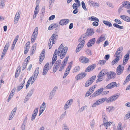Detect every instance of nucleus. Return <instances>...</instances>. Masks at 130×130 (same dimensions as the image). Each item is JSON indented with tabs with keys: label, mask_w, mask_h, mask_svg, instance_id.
<instances>
[{
	"label": "nucleus",
	"mask_w": 130,
	"mask_h": 130,
	"mask_svg": "<svg viewBox=\"0 0 130 130\" xmlns=\"http://www.w3.org/2000/svg\"><path fill=\"white\" fill-rule=\"evenodd\" d=\"M46 106V103L45 104V102H43L41 106L40 107H41L42 108H43L45 109Z\"/></svg>",
	"instance_id": "62"
},
{
	"label": "nucleus",
	"mask_w": 130,
	"mask_h": 130,
	"mask_svg": "<svg viewBox=\"0 0 130 130\" xmlns=\"http://www.w3.org/2000/svg\"><path fill=\"white\" fill-rule=\"evenodd\" d=\"M116 75V74L113 72H108L107 74V78H106V81L107 82L110 79L115 78Z\"/></svg>",
	"instance_id": "4"
},
{
	"label": "nucleus",
	"mask_w": 130,
	"mask_h": 130,
	"mask_svg": "<svg viewBox=\"0 0 130 130\" xmlns=\"http://www.w3.org/2000/svg\"><path fill=\"white\" fill-rule=\"evenodd\" d=\"M69 21L70 20L68 19H62L60 21L59 24L61 25H65L69 23Z\"/></svg>",
	"instance_id": "14"
},
{
	"label": "nucleus",
	"mask_w": 130,
	"mask_h": 130,
	"mask_svg": "<svg viewBox=\"0 0 130 130\" xmlns=\"http://www.w3.org/2000/svg\"><path fill=\"white\" fill-rule=\"evenodd\" d=\"M88 3L91 6H93L94 5V3L95 2H94L91 1H90L88 2Z\"/></svg>",
	"instance_id": "61"
},
{
	"label": "nucleus",
	"mask_w": 130,
	"mask_h": 130,
	"mask_svg": "<svg viewBox=\"0 0 130 130\" xmlns=\"http://www.w3.org/2000/svg\"><path fill=\"white\" fill-rule=\"evenodd\" d=\"M103 23L107 26L109 27H111L112 25L111 23L108 21H103Z\"/></svg>",
	"instance_id": "25"
},
{
	"label": "nucleus",
	"mask_w": 130,
	"mask_h": 130,
	"mask_svg": "<svg viewBox=\"0 0 130 130\" xmlns=\"http://www.w3.org/2000/svg\"><path fill=\"white\" fill-rule=\"evenodd\" d=\"M32 77H33V76H32L31 77L28 81L27 84L26 86V88L27 89L28 86H29V84H30V82L32 80Z\"/></svg>",
	"instance_id": "28"
},
{
	"label": "nucleus",
	"mask_w": 130,
	"mask_h": 130,
	"mask_svg": "<svg viewBox=\"0 0 130 130\" xmlns=\"http://www.w3.org/2000/svg\"><path fill=\"white\" fill-rule=\"evenodd\" d=\"M101 72H102L103 74V75L104 76L105 74H107V73L108 72L107 70L105 69L102 70Z\"/></svg>",
	"instance_id": "48"
},
{
	"label": "nucleus",
	"mask_w": 130,
	"mask_h": 130,
	"mask_svg": "<svg viewBox=\"0 0 130 130\" xmlns=\"http://www.w3.org/2000/svg\"><path fill=\"white\" fill-rule=\"evenodd\" d=\"M122 5L125 8L130 9V3L128 2H122Z\"/></svg>",
	"instance_id": "20"
},
{
	"label": "nucleus",
	"mask_w": 130,
	"mask_h": 130,
	"mask_svg": "<svg viewBox=\"0 0 130 130\" xmlns=\"http://www.w3.org/2000/svg\"><path fill=\"white\" fill-rule=\"evenodd\" d=\"M87 106L85 105L82 106L81 108H79L78 111V112H81L83 111L86 108Z\"/></svg>",
	"instance_id": "40"
},
{
	"label": "nucleus",
	"mask_w": 130,
	"mask_h": 130,
	"mask_svg": "<svg viewBox=\"0 0 130 130\" xmlns=\"http://www.w3.org/2000/svg\"><path fill=\"white\" fill-rule=\"evenodd\" d=\"M105 114L103 113L102 114V118L103 119V121L104 124L105 123H106L107 122V117H106L105 115Z\"/></svg>",
	"instance_id": "26"
},
{
	"label": "nucleus",
	"mask_w": 130,
	"mask_h": 130,
	"mask_svg": "<svg viewBox=\"0 0 130 130\" xmlns=\"http://www.w3.org/2000/svg\"><path fill=\"white\" fill-rule=\"evenodd\" d=\"M95 124L94 121V120H92V122L90 123V125L92 128H93Z\"/></svg>",
	"instance_id": "58"
},
{
	"label": "nucleus",
	"mask_w": 130,
	"mask_h": 130,
	"mask_svg": "<svg viewBox=\"0 0 130 130\" xmlns=\"http://www.w3.org/2000/svg\"><path fill=\"white\" fill-rule=\"evenodd\" d=\"M117 84L115 82H112L108 84L106 87L107 89H111L115 86L117 87Z\"/></svg>",
	"instance_id": "12"
},
{
	"label": "nucleus",
	"mask_w": 130,
	"mask_h": 130,
	"mask_svg": "<svg viewBox=\"0 0 130 130\" xmlns=\"http://www.w3.org/2000/svg\"><path fill=\"white\" fill-rule=\"evenodd\" d=\"M79 60L81 62L85 63H88L89 62V59L85 57H80Z\"/></svg>",
	"instance_id": "13"
},
{
	"label": "nucleus",
	"mask_w": 130,
	"mask_h": 130,
	"mask_svg": "<svg viewBox=\"0 0 130 130\" xmlns=\"http://www.w3.org/2000/svg\"><path fill=\"white\" fill-rule=\"evenodd\" d=\"M86 34L85 35L82 36L78 40V41L80 42L77 46L76 50V52H77L80 51L83 47L84 45L85 40L88 37Z\"/></svg>",
	"instance_id": "2"
},
{
	"label": "nucleus",
	"mask_w": 130,
	"mask_h": 130,
	"mask_svg": "<svg viewBox=\"0 0 130 130\" xmlns=\"http://www.w3.org/2000/svg\"><path fill=\"white\" fill-rule=\"evenodd\" d=\"M123 129V127L122 124L120 123L118 124L117 126V130H122Z\"/></svg>",
	"instance_id": "41"
},
{
	"label": "nucleus",
	"mask_w": 130,
	"mask_h": 130,
	"mask_svg": "<svg viewBox=\"0 0 130 130\" xmlns=\"http://www.w3.org/2000/svg\"><path fill=\"white\" fill-rule=\"evenodd\" d=\"M34 90V89H32L27 94V95L30 97L33 92Z\"/></svg>",
	"instance_id": "44"
},
{
	"label": "nucleus",
	"mask_w": 130,
	"mask_h": 130,
	"mask_svg": "<svg viewBox=\"0 0 130 130\" xmlns=\"http://www.w3.org/2000/svg\"><path fill=\"white\" fill-rule=\"evenodd\" d=\"M96 77L95 75H94L90 78L86 82L85 86L88 87L95 80Z\"/></svg>",
	"instance_id": "8"
},
{
	"label": "nucleus",
	"mask_w": 130,
	"mask_h": 130,
	"mask_svg": "<svg viewBox=\"0 0 130 130\" xmlns=\"http://www.w3.org/2000/svg\"><path fill=\"white\" fill-rule=\"evenodd\" d=\"M9 45V42L7 43L5 46L4 49H6V50H7Z\"/></svg>",
	"instance_id": "60"
},
{
	"label": "nucleus",
	"mask_w": 130,
	"mask_h": 130,
	"mask_svg": "<svg viewBox=\"0 0 130 130\" xmlns=\"http://www.w3.org/2000/svg\"><path fill=\"white\" fill-rule=\"evenodd\" d=\"M124 70V67H122V66L119 65L118 67L117 68V73L118 75H120L123 72Z\"/></svg>",
	"instance_id": "15"
},
{
	"label": "nucleus",
	"mask_w": 130,
	"mask_h": 130,
	"mask_svg": "<svg viewBox=\"0 0 130 130\" xmlns=\"http://www.w3.org/2000/svg\"><path fill=\"white\" fill-rule=\"evenodd\" d=\"M95 41V38H93L90 40L87 44L88 47H90L91 46L94 44Z\"/></svg>",
	"instance_id": "19"
},
{
	"label": "nucleus",
	"mask_w": 130,
	"mask_h": 130,
	"mask_svg": "<svg viewBox=\"0 0 130 130\" xmlns=\"http://www.w3.org/2000/svg\"><path fill=\"white\" fill-rule=\"evenodd\" d=\"M5 2V0H2L1 1L0 5L3 7L2 8H3V7H5V5L4 4Z\"/></svg>",
	"instance_id": "49"
},
{
	"label": "nucleus",
	"mask_w": 130,
	"mask_h": 130,
	"mask_svg": "<svg viewBox=\"0 0 130 130\" xmlns=\"http://www.w3.org/2000/svg\"><path fill=\"white\" fill-rule=\"evenodd\" d=\"M85 52H86V54L88 55L89 56H91L92 55L91 51L89 49L87 50H86Z\"/></svg>",
	"instance_id": "46"
},
{
	"label": "nucleus",
	"mask_w": 130,
	"mask_h": 130,
	"mask_svg": "<svg viewBox=\"0 0 130 130\" xmlns=\"http://www.w3.org/2000/svg\"><path fill=\"white\" fill-rule=\"evenodd\" d=\"M106 61L105 60H100L99 61V63L102 65L104 64L106 62Z\"/></svg>",
	"instance_id": "56"
},
{
	"label": "nucleus",
	"mask_w": 130,
	"mask_h": 130,
	"mask_svg": "<svg viewBox=\"0 0 130 130\" xmlns=\"http://www.w3.org/2000/svg\"><path fill=\"white\" fill-rule=\"evenodd\" d=\"M96 77L95 75H94L90 78L86 82L85 86L88 87L95 80Z\"/></svg>",
	"instance_id": "7"
},
{
	"label": "nucleus",
	"mask_w": 130,
	"mask_h": 130,
	"mask_svg": "<svg viewBox=\"0 0 130 130\" xmlns=\"http://www.w3.org/2000/svg\"><path fill=\"white\" fill-rule=\"evenodd\" d=\"M73 102V100L71 99L67 101L66 104H67L69 106H70L72 104Z\"/></svg>",
	"instance_id": "31"
},
{
	"label": "nucleus",
	"mask_w": 130,
	"mask_h": 130,
	"mask_svg": "<svg viewBox=\"0 0 130 130\" xmlns=\"http://www.w3.org/2000/svg\"><path fill=\"white\" fill-rule=\"evenodd\" d=\"M38 108H36L34 110L33 113L35 115H37L38 112Z\"/></svg>",
	"instance_id": "59"
},
{
	"label": "nucleus",
	"mask_w": 130,
	"mask_h": 130,
	"mask_svg": "<svg viewBox=\"0 0 130 130\" xmlns=\"http://www.w3.org/2000/svg\"><path fill=\"white\" fill-rule=\"evenodd\" d=\"M27 64V62H24L23 63V67L22 68V70L23 71L25 69Z\"/></svg>",
	"instance_id": "50"
},
{
	"label": "nucleus",
	"mask_w": 130,
	"mask_h": 130,
	"mask_svg": "<svg viewBox=\"0 0 130 130\" xmlns=\"http://www.w3.org/2000/svg\"><path fill=\"white\" fill-rule=\"evenodd\" d=\"M100 104V102L98 100L95 103H94L92 106V107H94Z\"/></svg>",
	"instance_id": "37"
},
{
	"label": "nucleus",
	"mask_w": 130,
	"mask_h": 130,
	"mask_svg": "<svg viewBox=\"0 0 130 130\" xmlns=\"http://www.w3.org/2000/svg\"><path fill=\"white\" fill-rule=\"evenodd\" d=\"M36 44L35 43L32 46V52L31 54V55H32L34 53V51L35 50H36Z\"/></svg>",
	"instance_id": "39"
},
{
	"label": "nucleus",
	"mask_w": 130,
	"mask_h": 130,
	"mask_svg": "<svg viewBox=\"0 0 130 130\" xmlns=\"http://www.w3.org/2000/svg\"><path fill=\"white\" fill-rule=\"evenodd\" d=\"M25 49L24 50V54H26L28 52L29 48V46H25Z\"/></svg>",
	"instance_id": "36"
},
{
	"label": "nucleus",
	"mask_w": 130,
	"mask_h": 130,
	"mask_svg": "<svg viewBox=\"0 0 130 130\" xmlns=\"http://www.w3.org/2000/svg\"><path fill=\"white\" fill-rule=\"evenodd\" d=\"M120 18L124 20L127 22H130V18L127 16L123 15L120 16Z\"/></svg>",
	"instance_id": "18"
},
{
	"label": "nucleus",
	"mask_w": 130,
	"mask_h": 130,
	"mask_svg": "<svg viewBox=\"0 0 130 130\" xmlns=\"http://www.w3.org/2000/svg\"><path fill=\"white\" fill-rule=\"evenodd\" d=\"M55 93L52 91L50 94L49 97V99H52L54 96Z\"/></svg>",
	"instance_id": "47"
},
{
	"label": "nucleus",
	"mask_w": 130,
	"mask_h": 130,
	"mask_svg": "<svg viewBox=\"0 0 130 130\" xmlns=\"http://www.w3.org/2000/svg\"><path fill=\"white\" fill-rule=\"evenodd\" d=\"M45 49H43L42 51V52L39 56V61H40V63H41L43 59L45 58Z\"/></svg>",
	"instance_id": "11"
},
{
	"label": "nucleus",
	"mask_w": 130,
	"mask_h": 130,
	"mask_svg": "<svg viewBox=\"0 0 130 130\" xmlns=\"http://www.w3.org/2000/svg\"><path fill=\"white\" fill-rule=\"evenodd\" d=\"M115 57H116L112 62V64L113 65L116 63H117L120 57L118 56Z\"/></svg>",
	"instance_id": "27"
},
{
	"label": "nucleus",
	"mask_w": 130,
	"mask_h": 130,
	"mask_svg": "<svg viewBox=\"0 0 130 130\" xmlns=\"http://www.w3.org/2000/svg\"><path fill=\"white\" fill-rule=\"evenodd\" d=\"M99 38L100 40L102 42L104 40L106 39L105 36L103 35H102Z\"/></svg>",
	"instance_id": "57"
},
{
	"label": "nucleus",
	"mask_w": 130,
	"mask_h": 130,
	"mask_svg": "<svg viewBox=\"0 0 130 130\" xmlns=\"http://www.w3.org/2000/svg\"><path fill=\"white\" fill-rule=\"evenodd\" d=\"M48 70V69H46L43 68L42 72V75H45L47 73Z\"/></svg>",
	"instance_id": "51"
},
{
	"label": "nucleus",
	"mask_w": 130,
	"mask_h": 130,
	"mask_svg": "<svg viewBox=\"0 0 130 130\" xmlns=\"http://www.w3.org/2000/svg\"><path fill=\"white\" fill-rule=\"evenodd\" d=\"M63 130H69V129L66 124H63Z\"/></svg>",
	"instance_id": "64"
},
{
	"label": "nucleus",
	"mask_w": 130,
	"mask_h": 130,
	"mask_svg": "<svg viewBox=\"0 0 130 130\" xmlns=\"http://www.w3.org/2000/svg\"><path fill=\"white\" fill-rule=\"evenodd\" d=\"M130 80V74H129L127 77L126 79L125 80L123 84L125 85Z\"/></svg>",
	"instance_id": "30"
},
{
	"label": "nucleus",
	"mask_w": 130,
	"mask_h": 130,
	"mask_svg": "<svg viewBox=\"0 0 130 130\" xmlns=\"http://www.w3.org/2000/svg\"><path fill=\"white\" fill-rule=\"evenodd\" d=\"M61 63V61L60 60H58L55 63L53 67V72H55L60 67Z\"/></svg>",
	"instance_id": "10"
},
{
	"label": "nucleus",
	"mask_w": 130,
	"mask_h": 130,
	"mask_svg": "<svg viewBox=\"0 0 130 130\" xmlns=\"http://www.w3.org/2000/svg\"><path fill=\"white\" fill-rule=\"evenodd\" d=\"M19 38V36L17 35V36L15 38L13 44L12 45V47L13 46V47H14L15 44L16 42L17 41Z\"/></svg>",
	"instance_id": "33"
},
{
	"label": "nucleus",
	"mask_w": 130,
	"mask_h": 130,
	"mask_svg": "<svg viewBox=\"0 0 130 130\" xmlns=\"http://www.w3.org/2000/svg\"><path fill=\"white\" fill-rule=\"evenodd\" d=\"M68 49L67 46L63 47V44L62 43L59 47L58 50L57 49H56L52 59V64H54L56 60L58 54V56H60L61 59L63 58L67 54Z\"/></svg>",
	"instance_id": "1"
},
{
	"label": "nucleus",
	"mask_w": 130,
	"mask_h": 130,
	"mask_svg": "<svg viewBox=\"0 0 130 130\" xmlns=\"http://www.w3.org/2000/svg\"><path fill=\"white\" fill-rule=\"evenodd\" d=\"M38 34V28L37 27L35 29L31 37V42L32 43H34L36 39Z\"/></svg>",
	"instance_id": "5"
},
{
	"label": "nucleus",
	"mask_w": 130,
	"mask_h": 130,
	"mask_svg": "<svg viewBox=\"0 0 130 130\" xmlns=\"http://www.w3.org/2000/svg\"><path fill=\"white\" fill-rule=\"evenodd\" d=\"M97 21H94L92 23V25L94 26H97L99 25V23Z\"/></svg>",
	"instance_id": "63"
},
{
	"label": "nucleus",
	"mask_w": 130,
	"mask_h": 130,
	"mask_svg": "<svg viewBox=\"0 0 130 130\" xmlns=\"http://www.w3.org/2000/svg\"><path fill=\"white\" fill-rule=\"evenodd\" d=\"M103 90V88H100L98 90L95 92L93 93V95L94 96H97L100 94Z\"/></svg>",
	"instance_id": "21"
},
{
	"label": "nucleus",
	"mask_w": 130,
	"mask_h": 130,
	"mask_svg": "<svg viewBox=\"0 0 130 130\" xmlns=\"http://www.w3.org/2000/svg\"><path fill=\"white\" fill-rule=\"evenodd\" d=\"M111 124V122H107L106 123H105L104 124V126L106 127L107 126H110Z\"/></svg>",
	"instance_id": "54"
},
{
	"label": "nucleus",
	"mask_w": 130,
	"mask_h": 130,
	"mask_svg": "<svg viewBox=\"0 0 130 130\" xmlns=\"http://www.w3.org/2000/svg\"><path fill=\"white\" fill-rule=\"evenodd\" d=\"M118 94H117L107 98L106 103H110L115 101L119 97V96L118 95Z\"/></svg>",
	"instance_id": "9"
},
{
	"label": "nucleus",
	"mask_w": 130,
	"mask_h": 130,
	"mask_svg": "<svg viewBox=\"0 0 130 130\" xmlns=\"http://www.w3.org/2000/svg\"><path fill=\"white\" fill-rule=\"evenodd\" d=\"M39 11V6L38 5H37L36 6L34 12L38 13Z\"/></svg>",
	"instance_id": "55"
},
{
	"label": "nucleus",
	"mask_w": 130,
	"mask_h": 130,
	"mask_svg": "<svg viewBox=\"0 0 130 130\" xmlns=\"http://www.w3.org/2000/svg\"><path fill=\"white\" fill-rule=\"evenodd\" d=\"M24 85H23L21 83L20 86H18V87L17 89V91H18L20 90L22 88Z\"/></svg>",
	"instance_id": "34"
},
{
	"label": "nucleus",
	"mask_w": 130,
	"mask_h": 130,
	"mask_svg": "<svg viewBox=\"0 0 130 130\" xmlns=\"http://www.w3.org/2000/svg\"><path fill=\"white\" fill-rule=\"evenodd\" d=\"M88 19L91 21H95L98 22H99V19L98 18L94 16L90 17L88 18Z\"/></svg>",
	"instance_id": "24"
},
{
	"label": "nucleus",
	"mask_w": 130,
	"mask_h": 130,
	"mask_svg": "<svg viewBox=\"0 0 130 130\" xmlns=\"http://www.w3.org/2000/svg\"><path fill=\"white\" fill-rule=\"evenodd\" d=\"M69 56H67L65 58L64 60L63 61L62 63V64H64L65 65V66L66 65V64L67 63V62L68 61V59L69 58Z\"/></svg>",
	"instance_id": "29"
},
{
	"label": "nucleus",
	"mask_w": 130,
	"mask_h": 130,
	"mask_svg": "<svg viewBox=\"0 0 130 130\" xmlns=\"http://www.w3.org/2000/svg\"><path fill=\"white\" fill-rule=\"evenodd\" d=\"M58 36L56 33L53 34L49 39L48 45L49 48L50 49L53 46V44H55L56 42L55 40L57 38Z\"/></svg>",
	"instance_id": "3"
},
{
	"label": "nucleus",
	"mask_w": 130,
	"mask_h": 130,
	"mask_svg": "<svg viewBox=\"0 0 130 130\" xmlns=\"http://www.w3.org/2000/svg\"><path fill=\"white\" fill-rule=\"evenodd\" d=\"M122 49L123 48L122 47L118 48L115 53V56H118L119 57H121V55L120 53L122 52Z\"/></svg>",
	"instance_id": "16"
},
{
	"label": "nucleus",
	"mask_w": 130,
	"mask_h": 130,
	"mask_svg": "<svg viewBox=\"0 0 130 130\" xmlns=\"http://www.w3.org/2000/svg\"><path fill=\"white\" fill-rule=\"evenodd\" d=\"M80 69V68L79 66L75 67L74 69L73 72L74 73L76 72L79 71Z\"/></svg>",
	"instance_id": "43"
},
{
	"label": "nucleus",
	"mask_w": 130,
	"mask_h": 130,
	"mask_svg": "<svg viewBox=\"0 0 130 130\" xmlns=\"http://www.w3.org/2000/svg\"><path fill=\"white\" fill-rule=\"evenodd\" d=\"M80 6H78L77 4L74 3L72 5V7L73 9H78V8Z\"/></svg>",
	"instance_id": "52"
},
{
	"label": "nucleus",
	"mask_w": 130,
	"mask_h": 130,
	"mask_svg": "<svg viewBox=\"0 0 130 130\" xmlns=\"http://www.w3.org/2000/svg\"><path fill=\"white\" fill-rule=\"evenodd\" d=\"M114 108V107H113L111 106H110L106 108V110L108 112H109L110 111H111Z\"/></svg>",
	"instance_id": "42"
},
{
	"label": "nucleus",
	"mask_w": 130,
	"mask_h": 130,
	"mask_svg": "<svg viewBox=\"0 0 130 130\" xmlns=\"http://www.w3.org/2000/svg\"><path fill=\"white\" fill-rule=\"evenodd\" d=\"M129 58V54L127 53L125 55L124 58V60L123 62V65H125L126 63V62H127L128 59Z\"/></svg>",
	"instance_id": "23"
},
{
	"label": "nucleus",
	"mask_w": 130,
	"mask_h": 130,
	"mask_svg": "<svg viewBox=\"0 0 130 130\" xmlns=\"http://www.w3.org/2000/svg\"><path fill=\"white\" fill-rule=\"evenodd\" d=\"M94 32L92 28H89L87 29V31L86 32V34L88 36H91L93 34Z\"/></svg>",
	"instance_id": "17"
},
{
	"label": "nucleus",
	"mask_w": 130,
	"mask_h": 130,
	"mask_svg": "<svg viewBox=\"0 0 130 130\" xmlns=\"http://www.w3.org/2000/svg\"><path fill=\"white\" fill-rule=\"evenodd\" d=\"M39 71V68L38 67L35 70L34 72V73L32 75V76H33L32 81L31 80L30 82H31V84L32 85L34 83V82L35 80L36 79L37 76L38 74Z\"/></svg>",
	"instance_id": "6"
},
{
	"label": "nucleus",
	"mask_w": 130,
	"mask_h": 130,
	"mask_svg": "<svg viewBox=\"0 0 130 130\" xmlns=\"http://www.w3.org/2000/svg\"><path fill=\"white\" fill-rule=\"evenodd\" d=\"M95 67V64H92L90 66H89L87 68L85 71L86 72H89L91 71L94 69Z\"/></svg>",
	"instance_id": "22"
},
{
	"label": "nucleus",
	"mask_w": 130,
	"mask_h": 130,
	"mask_svg": "<svg viewBox=\"0 0 130 130\" xmlns=\"http://www.w3.org/2000/svg\"><path fill=\"white\" fill-rule=\"evenodd\" d=\"M17 107H15L12 110L11 112V115L14 116L15 114V112L17 111Z\"/></svg>",
	"instance_id": "45"
},
{
	"label": "nucleus",
	"mask_w": 130,
	"mask_h": 130,
	"mask_svg": "<svg viewBox=\"0 0 130 130\" xmlns=\"http://www.w3.org/2000/svg\"><path fill=\"white\" fill-rule=\"evenodd\" d=\"M80 74H79L77 75L75 77V78L76 79H80L83 78V77L81 76Z\"/></svg>",
	"instance_id": "53"
},
{
	"label": "nucleus",
	"mask_w": 130,
	"mask_h": 130,
	"mask_svg": "<svg viewBox=\"0 0 130 130\" xmlns=\"http://www.w3.org/2000/svg\"><path fill=\"white\" fill-rule=\"evenodd\" d=\"M113 25L115 27L118 28H120L121 29H123V26H120L116 23L113 24Z\"/></svg>",
	"instance_id": "35"
},
{
	"label": "nucleus",
	"mask_w": 130,
	"mask_h": 130,
	"mask_svg": "<svg viewBox=\"0 0 130 130\" xmlns=\"http://www.w3.org/2000/svg\"><path fill=\"white\" fill-rule=\"evenodd\" d=\"M107 99V98L105 97L100 99L99 100V101L100 102V104H101L102 103H103L105 101H106V102Z\"/></svg>",
	"instance_id": "32"
},
{
	"label": "nucleus",
	"mask_w": 130,
	"mask_h": 130,
	"mask_svg": "<svg viewBox=\"0 0 130 130\" xmlns=\"http://www.w3.org/2000/svg\"><path fill=\"white\" fill-rule=\"evenodd\" d=\"M82 6L83 8L85 11H87V9L86 8L85 4L84 1H82L81 3Z\"/></svg>",
	"instance_id": "38"
}]
</instances>
